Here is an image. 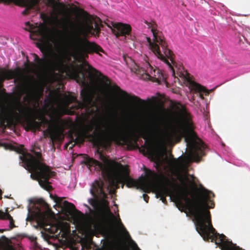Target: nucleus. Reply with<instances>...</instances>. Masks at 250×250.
Returning a JSON list of instances; mask_svg holds the SVG:
<instances>
[{
    "label": "nucleus",
    "instance_id": "nucleus-18",
    "mask_svg": "<svg viewBox=\"0 0 250 250\" xmlns=\"http://www.w3.org/2000/svg\"><path fill=\"white\" fill-rule=\"evenodd\" d=\"M139 135L145 140V145L143 146L144 151H146L148 155H152L153 154V150L152 148V142L150 139V133L146 130H142L139 132Z\"/></svg>",
    "mask_w": 250,
    "mask_h": 250
},
{
    "label": "nucleus",
    "instance_id": "nucleus-36",
    "mask_svg": "<svg viewBox=\"0 0 250 250\" xmlns=\"http://www.w3.org/2000/svg\"><path fill=\"white\" fill-rule=\"evenodd\" d=\"M28 237L31 241H34L36 240V238L33 236H30Z\"/></svg>",
    "mask_w": 250,
    "mask_h": 250
},
{
    "label": "nucleus",
    "instance_id": "nucleus-41",
    "mask_svg": "<svg viewBox=\"0 0 250 250\" xmlns=\"http://www.w3.org/2000/svg\"><path fill=\"white\" fill-rule=\"evenodd\" d=\"M53 39L54 41H56V39L54 37L53 38Z\"/></svg>",
    "mask_w": 250,
    "mask_h": 250
},
{
    "label": "nucleus",
    "instance_id": "nucleus-31",
    "mask_svg": "<svg viewBox=\"0 0 250 250\" xmlns=\"http://www.w3.org/2000/svg\"><path fill=\"white\" fill-rule=\"evenodd\" d=\"M85 28H86V30L90 31H93L94 30V27L92 24H87L86 25Z\"/></svg>",
    "mask_w": 250,
    "mask_h": 250
},
{
    "label": "nucleus",
    "instance_id": "nucleus-23",
    "mask_svg": "<svg viewBox=\"0 0 250 250\" xmlns=\"http://www.w3.org/2000/svg\"><path fill=\"white\" fill-rule=\"evenodd\" d=\"M36 91L33 87H28L27 89V96L30 100L36 99Z\"/></svg>",
    "mask_w": 250,
    "mask_h": 250
},
{
    "label": "nucleus",
    "instance_id": "nucleus-21",
    "mask_svg": "<svg viewBox=\"0 0 250 250\" xmlns=\"http://www.w3.org/2000/svg\"><path fill=\"white\" fill-rule=\"evenodd\" d=\"M48 4L54 9L58 10L60 9H62L64 10V5L58 1L56 0H47Z\"/></svg>",
    "mask_w": 250,
    "mask_h": 250
},
{
    "label": "nucleus",
    "instance_id": "nucleus-11",
    "mask_svg": "<svg viewBox=\"0 0 250 250\" xmlns=\"http://www.w3.org/2000/svg\"><path fill=\"white\" fill-rule=\"evenodd\" d=\"M88 68L90 71L94 73L95 75H98L100 77L101 83L105 88H110L112 89L115 93L120 95L124 99L132 102L133 103L134 106H142L146 104V102L144 100L134 95H131L129 94L127 92L122 89L116 83L111 84V81L110 79H109L107 76L104 75L101 72L97 70L91 65L88 64Z\"/></svg>",
    "mask_w": 250,
    "mask_h": 250
},
{
    "label": "nucleus",
    "instance_id": "nucleus-16",
    "mask_svg": "<svg viewBox=\"0 0 250 250\" xmlns=\"http://www.w3.org/2000/svg\"><path fill=\"white\" fill-rule=\"evenodd\" d=\"M186 79L189 84V87L191 90L194 91L195 93H198L199 97L202 99H204L203 94H205L206 96L209 94L210 91L207 90L204 86L193 81L190 78L189 74L187 73Z\"/></svg>",
    "mask_w": 250,
    "mask_h": 250
},
{
    "label": "nucleus",
    "instance_id": "nucleus-40",
    "mask_svg": "<svg viewBox=\"0 0 250 250\" xmlns=\"http://www.w3.org/2000/svg\"><path fill=\"white\" fill-rule=\"evenodd\" d=\"M190 176H191V178L192 179V180H194V176L193 175H191Z\"/></svg>",
    "mask_w": 250,
    "mask_h": 250
},
{
    "label": "nucleus",
    "instance_id": "nucleus-13",
    "mask_svg": "<svg viewBox=\"0 0 250 250\" xmlns=\"http://www.w3.org/2000/svg\"><path fill=\"white\" fill-rule=\"evenodd\" d=\"M104 187V182L101 179L95 180L91 186L90 192L93 198H90L88 202L94 208L97 207L100 200H105L107 198Z\"/></svg>",
    "mask_w": 250,
    "mask_h": 250
},
{
    "label": "nucleus",
    "instance_id": "nucleus-17",
    "mask_svg": "<svg viewBox=\"0 0 250 250\" xmlns=\"http://www.w3.org/2000/svg\"><path fill=\"white\" fill-rule=\"evenodd\" d=\"M50 197L56 204L62 208V210L65 213L71 214L74 211L76 210L74 205L72 203H69L67 201H64L62 202V198L57 196H53V195L50 194Z\"/></svg>",
    "mask_w": 250,
    "mask_h": 250
},
{
    "label": "nucleus",
    "instance_id": "nucleus-6",
    "mask_svg": "<svg viewBox=\"0 0 250 250\" xmlns=\"http://www.w3.org/2000/svg\"><path fill=\"white\" fill-rule=\"evenodd\" d=\"M37 46L44 56L43 58L40 59L37 54H32L34 61L39 67L52 73L56 71L62 72L66 68V56L64 52L48 51L46 54L43 41H42L41 43H38Z\"/></svg>",
    "mask_w": 250,
    "mask_h": 250
},
{
    "label": "nucleus",
    "instance_id": "nucleus-25",
    "mask_svg": "<svg viewBox=\"0 0 250 250\" xmlns=\"http://www.w3.org/2000/svg\"><path fill=\"white\" fill-rule=\"evenodd\" d=\"M47 29V27L45 26H42L39 29V32L43 39H47L48 38Z\"/></svg>",
    "mask_w": 250,
    "mask_h": 250
},
{
    "label": "nucleus",
    "instance_id": "nucleus-12",
    "mask_svg": "<svg viewBox=\"0 0 250 250\" xmlns=\"http://www.w3.org/2000/svg\"><path fill=\"white\" fill-rule=\"evenodd\" d=\"M147 60V57H146L144 59L145 62L142 67L134 62L133 66L130 67L131 71L138 74H145L148 79L159 83L165 82L167 78L165 72L156 67L154 68Z\"/></svg>",
    "mask_w": 250,
    "mask_h": 250
},
{
    "label": "nucleus",
    "instance_id": "nucleus-39",
    "mask_svg": "<svg viewBox=\"0 0 250 250\" xmlns=\"http://www.w3.org/2000/svg\"><path fill=\"white\" fill-rule=\"evenodd\" d=\"M25 66L27 67H29V64L28 62H26V63H25Z\"/></svg>",
    "mask_w": 250,
    "mask_h": 250
},
{
    "label": "nucleus",
    "instance_id": "nucleus-37",
    "mask_svg": "<svg viewBox=\"0 0 250 250\" xmlns=\"http://www.w3.org/2000/svg\"><path fill=\"white\" fill-rule=\"evenodd\" d=\"M22 14L23 15H27L28 14V12L26 10H25L22 12Z\"/></svg>",
    "mask_w": 250,
    "mask_h": 250
},
{
    "label": "nucleus",
    "instance_id": "nucleus-14",
    "mask_svg": "<svg viewBox=\"0 0 250 250\" xmlns=\"http://www.w3.org/2000/svg\"><path fill=\"white\" fill-rule=\"evenodd\" d=\"M0 219L2 220H8L9 221V229H0V232L11 230L16 227L15 221L12 217L8 212H4L0 210ZM10 241L5 236L2 235L0 238V249L2 250H16V249L10 244Z\"/></svg>",
    "mask_w": 250,
    "mask_h": 250
},
{
    "label": "nucleus",
    "instance_id": "nucleus-26",
    "mask_svg": "<svg viewBox=\"0 0 250 250\" xmlns=\"http://www.w3.org/2000/svg\"><path fill=\"white\" fill-rule=\"evenodd\" d=\"M48 133L52 140H56L58 138L56 132L52 129H48Z\"/></svg>",
    "mask_w": 250,
    "mask_h": 250
},
{
    "label": "nucleus",
    "instance_id": "nucleus-22",
    "mask_svg": "<svg viewBox=\"0 0 250 250\" xmlns=\"http://www.w3.org/2000/svg\"><path fill=\"white\" fill-rule=\"evenodd\" d=\"M24 3L25 6L32 8L35 6L38 3V0H20Z\"/></svg>",
    "mask_w": 250,
    "mask_h": 250
},
{
    "label": "nucleus",
    "instance_id": "nucleus-32",
    "mask_svg": "<svg viewBox=\"0 0 250 250\" xmlns=\"http://www.w3.org/2000/svg\"><path fill=\"white\" fill-rule=\"evenodd\" d=\"M154 131L155 132H157V133L161 132L162 131L161 126L157 124L156 127L154 129Z\"/></svg>",
    "mask_w": 250,
    "mask_h": 250
},
{
    "label": "nucleus",
    "instance_id": "nucleus-3",
    "mask_svg": "<svg viewBox=\"0 0 250 250\" xmlns=\"http://www.w3.org/2000/svg\"><path fill=\"white\" fill-rule=\"evenodd\" d=\"M57 33L61 41L66 42L73 48L74 51L82 58L86 59L88 57V54L96 53L102 56L100 52L104 53L103 48L93 42H90L87 39L89 35H95L92 31L86 30L84 28L81 32H76L69 36H63L65 32L56 29Z\"/></svg>",
    "mask_w": 250,
    "mask_h": 250
},
{
    "label": "nucleus",
    "instance_id": "nucleus-28",
    "mask_svg": "<svg viewBox=\"0 0 250 250\" xmlns=\"http://www.w3.org/2000/svg\"><path fill=\"white\" fill-rule=\"evenodd\" d=\"M93 32H94V33L95 32L96 33L95 35H97V36H99V34L101 32V29L99 27V26H98V25L97 24V23H95V27L94 28Z\"/></svg>",
    "mask_w": 250,
    "mask_h": 250
},
{
    "label": "nucleus",
    "instance_id": "nucleus-8",
    "mask_svg": "<svg viewBox=\"0 0 250 250\" xmlns=\"http://www.w3.org/2000/svg\"><path fill=\"white\" fill-rule=\"evenodd\" d=\"M74 75L77 82L84 87L80 94L82 102H77L76 98L73 96L66 95L64 97L65 105L68 107L71 103L76 102L77 104L75 107L76 109L89 108L93 102L94 93L87 81L86 73L82 70H79L75 72Z\"/></svg>",
    "mask_w": 250,
    "mask_h": 250
},
{
    "label": "nucleus",
    "instance_id": "nucleus-24",
    "mask_svg": "<svg viewBox=\"0 0 250 250\" xmlns=\"http://www.w3.org/2000/svg\"><path fill=\"white\" fill-rule=\"evenodd\" d=\"M1 75L5 78L9 80L13 79L14 77L15 74L11 70H6L1 71Z\"/></svg>",
    "mask_w": 250,
    "mask_h": 250
},
{
    "label": "nucleus",
    "instance_id": "nucleus-19",
    "mask_svg": "<svg viewBox=\"0 0 250 250\" xmlns=\"http://www.w3.org/2000/svg\"><path fill=\"white\" fill-rule=\"evenodd\" d=\"M31 152L35 154V156L31 154L30 153H27V155L25 156H24L23 158L22 162L23 164H27V162L30 160L31 156L32 157H33V159L35 160L36 163L37 162V163H39L42 166V167H49L42 162L43 158H42V154L41 152H36L33 149L31 150Z\"/></svg>",
    "mask_w": 250,
    "mask_h": 250
},
{
    "label": "nucleus",
    "instance_id": "nucleus-9",
    "mask_svg": "<svg viewBox=\"0 0 250 250\" xmlns=\"http://www.w3.org/2000/svg\"><path fill=\"white\" fill-rule=\"evenodd\" d=\"M109 117L103 125L104 129L102 130L103 133L119 145H127L129 142V139L126 133L129 126L119 124L115 113L110 114Z\"/></svg>",
    "mask_w": 250,
    "mask_h": 250
},
{
    "label": "nucleus",
    "instance_id": "nucleus-34",
    "mask_svg": "<svg viewBox=\"0 0 250 250\" xmlns=\"http://www.w3.org/2000/svg\"><path fill=\"white\" fill-rule=\"evenodd\" d=\"M118 223H119V225L120 227H121V228L125 230H126L124 226L122 224L121 220L120 218L118 220Z\"/></svg>",
    "mask_w": 250,
    "mask_h": 250
},
{
    "label": "nucleus",
    "instance_id": "nucleus-42",
    "mask_svg": "<svg viewBox=\"0 0 250 250\" xmlns=\"http://www.w3.org/2000/svg\"><path fill=\"white\" fill-rule=\"evenodd\" d=\"M36 100H37V101H39V98H37V99H36Z\"/></svg>",
    "mask_w": 250,
    "mask_h": 250
},
{
    "label": "nucleus",
    "instance_id": "nucleus-2",
    "mask_svg": "<svg viewBox=\"0 0 250 250\" xmlns=\"http://www.w3.org/2000/svg\"><path fill=\"white\" fill-rule=\"evenodd\" d=\"M99 157L102 161L100 162L92 158H87L84 163L88 165L98 166L102 171V174L104 180L110 185H115L120 184H126L129 188L136 187L137 189L141 188L143 190L153 186L160 178V174L146 168L145 170L146 178L142 177L139 180L131 178L128 172L123 175L119 174V171L123 168V166L115 160H111L103 154L100 153Z\"/></svg>",
    "mask_w": 250,
    "mask_h": 250
},
{
    "label": "nucleus",
    "instance_id": "nucleus-35",
    "mask_svg": "<svg viewBox=\"0 0 250 250\" xmlns=\"http://www.w3.org/2000/svg\"><path fill=\"white\" fill-rule=\"evenodd\" d=\"M143 198L144 199V200L146 202V203H148V200H149V196L146 194H144L143 195Z\"/></svg>",
    "mask_w": 250,
    "mask_h": 250
},
{
    "label": "nucleus",
    "instance_id": "nucleus-20",
    "mask_svg": "<svg viewBox=\"0 0 250 250\" xmlns=\"http://www.w3.org/2000/svg\"><path fill=\"white\" fill-rule=\"evenodd\" d=\"M85 136L86 134L85 133L77 132L76 133V138L74 139V138H72L73 141H72L71 143L72 142H74V144L73 145L71 146H70V148H72L75 146V144H83L85 140ZM69 144H71V143H70Z\"/></svg>",
    "mask_w": 250,
    "mask_h": 250
},
{
    "label": "nucleus",
    "instance_id": "nucleus-29",
    "mask_svg": "<svg viewBox=\"0 0 250 250\" xmlns=\"http://www.w3.org/2000/svg\"><path fill=\"white\" fill-rule=\"evenodd\" d=\"M25 25L28 27V29H26L28 31L33 30L35 28L34 26L30 24L29 21L26 22Z\"/></svg>",
    "mask_w": 250,
    "mask_h": 250
},
{
    "label": "nucleus",
    "instance_id": "nucleus-38",
    "mask_svg": "<svg viewBox=\"0 0 250 250\" xmlns=\"http://www.w3.org/2000/svg\"><path fill=\"white\" fill-rule=\"evenodd\" d=\"M2 192L1 190L0 189V200L1 199V198H2Z\"/></svg>",
    "mask_w": 250,
    "mask_h": 250
},
{
    "label": "nucleus",
    "instance_id": "nucleus-7",
    "mask_svg": "<svg viewBox=\"0 0 250 250\" xmlns=\"http://www.w3.org/2000/svg\"><path fill=\"white\" fill-rule=\"evenodd\" d=\"M160 175L161 177L158 181L163 178L165 180V183L157 188L156 193V197H160V200L164 204H167V196H170L171 198L173 196L175 197L177 200L176 206L177 208L182 211H184V209H185L184 212H186L187 209H186L185 207L181 206L180 204L178 203V199L179 198H180L183 202V200L185 201L183 197L184 186L182 184V181L186 183L187 182H188L189 179L188 176L187 175H180L179 180L181 184V186H180L176 182L174 178H172L171 180H170L169 178L162 175Z\"/></svg>",
    "mask_w": 250,
    "mask_h": 250
},
{
    "label": "nucleus",
    "instance_id": "nucleus-30",
    "mask_svg": "<svg viewBox=\"0 0 250 250\" xmlns=\"http://www.w3.org/2000/svg\"><path fill=\"white\" fill-rule=\"evenodd\" d=\"M39 203L41 206H42L45 208H48V204L43 200H41L39 201Z\"/></svg>",
    "mask_w": 250,
    "mask_h": 250
},
{
    "label": "nucleus",
    "instance_id": "nucleus-4",
    "mask_svg": "<svg viewBox=\"0 0 250 250\" xmlns=\"http://www.w3.org/2000/svg\"><path fill=\"white\" fill-rule=\"evenodd\" d=\"M28 107L23 105L20 102L14 104L8 110L7 119V124L11 126H14L23 117L22 125L26 131L36 132L40 130L41 126L43 125L49 124V120L44 116L40 118V121H37L36 119L27 114L26 110Z\"/></svg>",
    "mask_w": 250,
    "mask_h": 250
},
{
    "label": "nucleus",
    "instance_id": "nucleus-1",
    "mask_svg": "<svg viewBox=\"0 0 250 250\" xmlns=\"http://www.w3.org/2000/svg\"><path fill=\"white\" fill-rule=\"evenodd\" d=\"M175 108L176 112L171 119L173 127L171 131L166 135L165 138L169 142L173 139L179 142L184 138L188 149L187 155L189 160L198 162L205 155L206 145L194 131L192 117L185 106L178 103L175 105Z\"/></svg>",
    "mask_w": 250,
    "mask_h": 250
},
{
    "label": "nucleus",
    "instance_id": "nucleus-5",
    "mask_svg": "<svg viewBox=\"0 0 250 250\" xmlns=\"http://www.w3.org/2000/svg\"><path fill=\"white\" fill-rule=\"evenodd\" d=\"M145 23L151 28V31L153 35V41H151L150 38H147L149 49L158 59L164 62L171 68L173 71V74L174 75L172 65L175 63L174 61L175 55L171 50L168 48L167 43L163 33L155 29L148 21H145Z\"/></svg>",
    "mask_w": 250,
    "mask_h": 250
},
{
    "label": "nucleus",
    "instance_id": "nucleus-15",
    "mask_svg": "<svg viewBox=\"0 0 250 250\" xmlns=\"http://www.w3.org/2000/svg\"><path fill=\"white\" fill-rule=\"evenodd\" d=\"M112 31L116 37H124L125 40L127 36L130 35L131 27L129 24L121 22L114 23L113 25Z\"/></svg>",
    "mask_w": 250,
    "mask_h": 250
},
{
    "label": "nucleus",
    "instance_id": "nucleus-27",
    "mask_svg": "<svg viewBox=\"0 0 250 250\" xmlns=\"http://www.w3.org/2000/svg\"><path fill=\"white\" fill-rule=\"evenodd\" d=\"M82 249L83 250H90L91 246L90 244V242L88 241H86V242H82Z\"/></svg>",
    "mask_w": 250,
    "mask_h": 250
},
{
    "label": "nucleus",
    "instance_id": "nucleus-33",
    "mask_svg": "<svg viewBox=\"0 0 250 250\" xmlns=\"http://www.w3.org/2000/svg\"><path fill=\"white\" fill-rule=\"evenodd\" d=\"M15 0H0V2H4L5 3L9 4L14 2Z\"/></svg>",
    "mask_w": 250,
    "mask_h": 250
},
{
    "label": "nucleus",
    "instance_id": "nucleus-10",
    "mask_svg": "<svg viewBox=\"0 0 250 250\" xmlns=\"http://www.w3.org/2000/svg\"><path fill=\"white\" fill-rule=\"evenodd\" d=\"M33 157L31 156L30 160L27 164H24V168L31 173V178L33 180H38L40 186L43 189L50 191L52 187L50 185V178L55 175L54 171H51L49 167H42V165L36 163Z\"/></svg>",
    "mask_w": 250,
    "mask_h": 250
}]
</instances>
